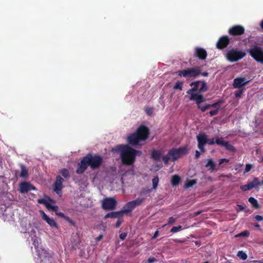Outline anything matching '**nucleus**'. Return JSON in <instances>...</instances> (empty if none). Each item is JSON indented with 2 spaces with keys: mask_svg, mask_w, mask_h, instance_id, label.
Wrapping results in <instances>:
<instances>
[{
  "mask_svg": "<svg viewBox=\"0 0 263 263\" xmlns=\"http://www.w3.org/2000/svg\"><path fill=\"white\" fill-rule=\"evenodd\" d=\"M103 162L102 158L98 155L87 154L81 161L78 163V168L76 173L82 174L86 170L88 166L92 170L98 168Z\"/></svg>",
  "mask_w": 263,
  "mask_h": 263,
  "instance_id": "f257e3e1",
  "label": "nucleus"
},
{
  "mask_svg": "<svg viewBox=\"0 0 263 263\" xmlns=\"http://www.w3.org/2000/svg\"><path fill=\"white\" fill-rule=\"evenodd\" d=\"M39 257L41 259L40 263H51V257L46 252H44V254L40 255Z\"/></svg>",
  "mask_w": 263,
  "mask_h": 263,
  "instance_id": "b1692460",
  "label": "nucleus"
},
{
  "mask_svg": "<svg viewBox=\"0 0 263 263\" xmlns=\"http://www.w3.org/2000/svg\"><path fill=\"white\" fill-rule=\"evenodd\" d=\"M260 28L263 30V20L260 23Z\"/></svg>",
  "mask_w": 263,
  "mask_h": 263,
  "instance_id": "338daca9",
  "label": "nucleus"
},
{
  "mask_svg": "<svg viewBox=\"0 0 263 263\" xmlns=\"http://www.w3.org/2000/svg\"><path fill=\"white\" fill-rule=\"evenodd\" d=\"M249 82L245 78H237L234 80L233 85L234 87L236 88H241Z\"/></svg>",
  "mask_w": 263,
  "mask_h": 263,
  "instance_id": "dca6fc26",
  "label": "nucleus"
},
{
  "mask_svg": "<svg viewBox=\"0 0 263 263\" xmlns=\"http://www.w3.org/2000/svg\"><path fill=\"white\" fill-rule=\"evenodd\" d=\"M244 91L245 89L243 88H240L239 89L235 91L234 92L235 97L237 98L240 97Z\"/></svg>",
  "mask_w": 263,
  "mask_h": 263,
  "instance_id": "f704fd0d",
  "label": "nucleus"
},
{
  "mask_svg": "<svg viewBox=\"0 0 263 263\" xmlns=\"http://www.w3.org/2000/svg\"><path fill=\"white\" fill-rule=\"evenodd\" d=\"M200 152L196 150L195 151V159H198L200 157Z\"/></svg>",
  "mask_w": 263,
  "mask_h": 263,
  "instance_id": "4d7b16f0",
  "label": "nucleus"
},
{
  "mask_svg": "<svg viewBox=\"0 0 263 263\" xmlns=\"http://www.w3.org/2000/svg\"><path fill=\"white\" fill-rule=\"evenodd\" d=\"M229 39L227 36L221 37L216 43V47L219 49H222L226 47L229 43Z\"/></svg>",
  "mask_w": 263,
  "mask_h": 263,
  "instance_id": "2eb2a0df",
  "label": "nucleus"
},
{
  "mask_svg": "<svg viewBox=\"0 0 263 263\" xmlns=\"http://www.w3.org/2000/svg\"><path fill=\"white\" fill-rule=\"evenodd\" d=\"M176 220V218H175L173 217H170L168 218L167 224H171L174 223L175 222Z\"/></svg>",
  "mask_w": 263,
  "mask_h": 263,
  "instance_id": "49530a36",
  "label": "nucleus"
},
{
  "mask_svg": "<svg viewBox=\"0 0 263 263\" xmlns=\"http://www.w3.org/2000/svg\"><path fill=\"white\" fill-rule=\"evenodd\" d=\"M244 32L245 28L241 25H235L231 27V35H240Z\"/></svg>",
  "mask_w": 263,
  "mask_h": 263,
  "instance_id": "a211bd4d",
  "label": "nucleus"
},
{
  "mask_svg": "<svg viewBox=\"0 0 263 263\" xmlns=\"http://www.w3.org/2000/svg\"><path fill=\"white\" fill-rule=\"evenodd\" d=\"M158 231H157L155 232V234L153 237V238H156L157 236H158Z\"/></svg>",
  "mask_w": 263,
  "mask_h": 263,
  "instance_id": "0e129e2a",
  "label": "nucleus"
},
{
  "mask_svg": "<svg viewBox=\"0 0 263 263\" xmlns=\"http://www.w3.org/2000/svg\"><path fill=\"white\" fill-rule=\"evenodd\" d=\"M117 203L114 198H106L102 201V207L105 210H113L116 208Z\"/></svg>",
  "mask_w": 263,
  "mask_h": 263,
  "instance_id": "6e6552de",
  "label": "nucleus"
},
{
  "mask_svg": "<svg viewBox=\"0 0 263 263\" xmlns=\"http://www.w3.org/2000/svg\"><path fill=\"white\" fill-rule=\"evenodd\" d=\"M37 202L39 203V204H44L46 206V205H47V204L49 203V202H48L46 199H44V198H42V199H39L37 200Z\"/></svg>",
  "mask_w": 263,
  "mask_h": 263,
  "instance_id": "37998d69",
  "label": "nucleus"
},
{
  "mask_svg": "<svg viewBox=\"0 0 263 263\" xmlns=\"http://www.w3.org/2000/svg\"><path fill=\"white\" fill-rule=\"evenodd\" d=\"M209 145H213L215 144V138H212V139H208L207 138V143Z\"/></svg>",
  "mask_w": 263,
  "mask_h": 263,
  "instance_id": "de8ad7c7",
  "label": "nucleus"
},
{
  "mask_svg": "<svg viewBox=\"0 0 263 263\" xmlns=\"http://www.w3.org/2000/svg\"><path fill=\"white\" fill-rule=\"evenodd\" d=\"M186 147H180L178 148H172L168 151V155L172 158V161L174 162L182 156L187 153Z\"/></svg>",
  "mask_w": 263,
  "mask_h": 263,
  "instance_id": "0eeeda50",
  "label": "nucleus"
},
{
  "mask_svg": "<svg viewBox=\"0 0 263 263\" xmlns=\"http://www.w3.org/2000/svg\"><path fill=\"white\" fill-rule=\"evenodd\" d=\"M182 85L183 83L181 81H178L174 86L173 88L174 89H179L181 90L182 89Z\"/></svg>",
  "mask_w": 263,
  "mask_h": 263,
  "instance_id": "72a5a7b5",
  "label": "nucleus"
},
{
  "mask_svg": "<svg viewBox=\"0 0 263 263\" xmlns=\"http://www.w3.org/2000/svg\"><path fill=\"white\" fill-rule=\"evenodd\" d=\"M136 205L134 202L131 201L128 202L124 206V209L122 210L124 214L129 213L132 212V211L136 208Z\"/></svg>",
  "mask_w": 263,
  "mask_h": 263,
  "instance_id": "4be33fe9",
  "label": "nucleus"
},
{
  "mask_svg": "<svg viewBox=\"0 0 263 263\" xmlns=\"http://www.w3.org/2000/svg\"><path fill=\"white\" fill-rule=\"evenodd\" d=\"M42 219L50 227L58 228V224L53 218H49L43 211H40Z\"/></svg>",
  "mask_w": 263,
  "mask_h": 263,
  "instance_id": "4468645a",
  "label": "nucleus"
},
{
  "mask_svg": "<svg viewBox=\"0 0 263 263\" xmlns=\"http://www.w3.org/2000/svg\"><path fill=\"white\" fill-rule=\"evenodd\" d=\"M255 219L257 221H261L263 220V217L260 215H256Z\"/></svg>",
  "mask_w": 263,
  "mask_h": 263,
  "instance_id": "6e6d98bb",
  "label": "nucleus"
},
{
  "mask_svg": "<svg viewBox=\"0 0 263 263\" xmlns=\"http://www.w3.org/2000/svg\"><path fill=\"white\" fill-rule=\"evenodd\" d=\"M60 173L65 178H69L70 176L69 171L66 168H62Z\"/></svg>",
  "mask_w": 263,
  "mask_h": 263,
  "instance_id": "7c9ffc66",
  "label": "nucleus"
},
{
  "mask_svg": "<svg viewBox=\"0 0 263 263\" xmlns=\"http://www.w3.org/2000/svg\"><path fill=\"white\" fill-rule=\"evenodd\" d=\"M201 213V211L195 212L194 214V216H195V217L199 215V214H200Z\"/></svg>",
  "mask_w": 263,
  "mask_h": 263,
  "instance_id": "e2e57ef3",
  "label": "nucleus"
},
{
  "mask_svg": "<svg viewBox=\"0 0 263 263\" xmlns=\"http://www.w3.org/2000/svg\"><path fill=\"white\" fill-rule=\"evenodd\" d=\"M215 143L218 145L225 147L227 149H230V145L228 142L224 141L222 138L215 139Z\"/></svg>",
  "mask_w": 263,
  "mask_h": 263,
  "instance_id": "5701e85b",
  "label": "nucleus"
},
{
  "mask_svg": "<svg viewBox=\"0 0 263 263\" xmlns=\"http://www.w3.org/2000/svg\"><path fill=\"white\" fill-rule=\"evenodd\" d=\"M102 238H103V235H100L98 237H96L95 239H96V241H99L102 239Z\"/></svg>",
  "mask_w": 263,
  "mask_h": 263,
  "instance_id": "052dcab7",
  "label": "nucleus"
},
{
  "mask_svg": "<svg viewBox=\"0 0 263 263\" xmlns=\"http://www.w3.org/2000/svg\"><path fill=\"white\" fill-rule=\"evenodd\" d=\"M64 179L60 175L56 177L55 181L53 185L54 191L58 194L61 193V191L63 189V182H64Z\"/></svg>",
  "mask_w": 263,
  "mask_h": 263,
  "instance_id": "f8f14e48",
  "label": "nucleus"
},
{
  "mask_svg": "<svg viewBox=\"0 0 263 263\" xmlns=\"http://www.w3.org/2000/svg\"><path fill=\"white\" fill-rule=\"evenodd\" d=\"M219 107L216 108L215 109L212 110L210 111L209 115L211 117L215 116V115H216L218 114V112L219 111Z\"/></svg>",
  "mask_w": 263,
  "mask_h": 263,
  "instance_id": "a19ab883",
  "label": "nucleus"
},
{
  "mask_svg": "<svg viewBox=\"0 0 263 263\" xmlns=\"http://www.w3.org/2000/svg\"><path fill=\"white\" fill-rule=\"evenodd\" d=\"M136 205L134 202L131 201L128 202L124 206V209L122 210L124 214L129 213L132 212V211L136 208Z\"/></svg>",
  "mask_w": 263,
  "mask_h": 263,
  "instance_id": "412c9836",
  "label": "nucleus"
},
{
  "mask_svg": "<svg viewBox=\"0 0 263 263\" xmlns=\"http://www.w3.org/2000/svg\"><path fill=\"white\" fill-rule=\"evenodd\" d=\"M207 163L205 165V166L210 167V170L213 171L215 170V164L212 159H209L207 160Z\"/></svg>",
  "mask_w": 263,
  "mask_h": 263,
  "instance_id": "c85d7f7f",
  "label": "nucleus"
},
{
  "mask_svg": "<svg viewBox=\"0 0 263 263\" xmlns=\"http://www.w3.org/2000/svg\"><path fill=\"white\" fill-rule=\"evenodd\" d=\"M18 190L21 194H25L31 190H36V189L30 182L24 181L20 183Z\"/></svg>",
  "mask_w": 263,
  "mask_h": 263,
  "instance_id": "9b49d317",
  "label": "nucleus"
},
{
  "mask_svg": "<svg viewBox=\"0 0 263 263\" xmlns=\"http://www.w3.org/2000/svg\"><path fill=\"white\" fill-rule=\"evenodd\" d=\"M21 173L20 175V177L27 178L29 176L28 171L26 167L24 165H21Z\"/></svg>",
  "mask_w": 263,
  "mask_h": 263,
  "instance_id": "a878e982",
  "label": "nucleus"
},
{
  "mask_svg": "<svg viewBox=\"0 0 263 263\" xmlns=\"http://www.w3.org/2000/svg\"><path fill=\"white\" fill-rule=\"evenodd\" d=\"M226 57L228 61H230V50L227 52Z\"/></svg>",
  "mask_w": 263,
  "mask_h": 263,
  "instance_id": "bf43d9fd",
  "label": "nucleus"
},
{
  "mask_svg": "<svg viewBox=\"0 0 263 263\" xmlns=\"http://www.w3.org/2000/svg\"><path fill=\"white\" fill-rule=\"evenodd\" d=\"M147 196H146L143 198H138L132 201L134 202L136 206H138L140 205L143 201H144L146 198Z\"/></svg>",
  "mask_w": 263,
  "mask_h": 263,
  "instance_id": "c756f323",
  "label": "nucleus"
},
{
  "mask_svg": "<svg viewBox=\"0 0 263 263\" xmlns=\"http://www.w3.org/2000/svg\"><path fill=\"white\" fill-rule=\"evenodd\" d=\"M46 208L48 209H51L52 211H54V212H55L58 211V206L52 205L49 203L48 204H47V205H46Z\"/></svg>",
  "mask_w": 263,
  "mask_h": 263,
  "instance_id": "ea45409f",
  "label": "nucleus"
},
{
  "mask_svg": "<svg viewBox=\"0 0 263 263\" xmlns=\"http://www.w3.org/2000/svg\"><path fill=\"white\" fill-rule=\"evenodd\" d=\"M162 158V160H163V162L165 164H167L168 163V161L171 160H172V158L171 157L168 155V154L167 155H165V156H163L162 157H161Z\"/></svg>",
  "mask_w": 263,
  "mask_h": 263,
  "instance_id": "4c0bfd02",
  "label": "nucleus"
},
{
  "mask_svg": "<svg viewBox=\"0 0 263 263\" xmlns=\"http://www.w3.org/2000/svg\"><path fill=\"white\" fill-rule=\"evenodd\" d=\"M238 208L236 209L237 212L245 210V206L242 205L237 204Z\"/></svg>",
  "mask_w": 263,
  "mask_h": 263,
  "instance_id": "8fccbe9b",
  "label": "nucleus"
},
{
  "mask_svg": "<svg viewBox=\"0 0 263 263\" xmlns=\"http://www.w3.org/2000/svg\"><path fill=\"white\" fill-rule=\"evenodd\" d=\"M157 261V259L155 257H150L148 259V263H153Z\"/></svg>",
  "mask_w": 263,
  "mask_h": 263,
  "instance_id": "603ef678",
  "label": "nucleus"
},
{
  "mask_svg": "<svg viewBox=\"0 0 263 263\" xmlns=\"http://www.w3.org/2000/svg\"><path fill=\"white\" fill-rule=\"evenodd\" d=\"M149 130L145 126H140L136 130L128 135L127 138L128 143L132 146L140 144V142L146 140L149 135Z\"/></svg>",
  "mask_w": 263,
  "mask_h": 263,
  "instance_id": "7ed1b4c3",
  "label": "nucleus"
},
{
  "mask_svg": "<svg viewBox=\"0 0 263 263\" xmlns=\"http://www.w3.org/2000/svg\"><path fill=\"white\" fill-rule=\"evenodd\" d=\"M181 229H182V226H178V227L174 226L171 229L170 232H172V233H176V232L179 231Z\"/></svg>",
  "mask_w": 263,
  "mask_h": 263,
  "instance_id": "58836bf2",
  "label": "nucleus"
},
{
  "mask_svg": "<svg viewBox=\"0 0 263 263\" xmlns=\"http://www.w3.org/2000/svg\"><path fill=\"white\" fill-rule=\"evenodd\" d=\"M246 53L241 51H236L231 50V62L237 61L246 55Z\"/></svg>",
  "mask_w": 263,
  "mask_h": 263,
  "instance_id": "f3484780",
  "label": "nucleus"
},
{
  "mask_svg": "<svg viewBox=\"0 0 263 263\" xmlns=\"http://www.w3.org/2000/svg\"><path fill=\"white\" fill-rule=\"evenodd\" d=\"M200 74H201V76H202L203 77H207L209 76V73L207 72H201Z\"/></svg>",
  "mask_w": 263,
  "mask_h": 263,
  "instance_id": "680f3d73",
  "label": "nucleus"
},
{
  "mask_svg": "<svg viewBox=\"0 0 263 263\" xmlns=\"http://www.w3.org/2000/svg\"><path fill=\"white\" fill-rule=\"evenodd\" d=\"M220 102H216L214 103L211 104H205L202 106L201 103L197 104V108L200 109L202 112H204L211 107H216L219 104Z\"/></svg>",
  "mask_w": 263,
  "mask_h": 263,
  "instance_id": "6ab92c4d",
  "label": "nucleus"
},
{
  "mask_svg": "<svg viewBox=\"0 0 263 263\" xmlns=\"http://www.w3.org/2000/svg\"><path fill=\"white\" fill-rule=\"evenodd\" d=\"M201 71V67L195 66L178 71L177 73L179 76L184 78H196L200 74Z\"/></svg>",
  "mask_w": 263,
  "mask_h": 263,
  "instance_id": "423d86ee",
  "label": "nucleus"
},
{
  "mask_svg": "<svg viewBox=\"0 0 263 263\" xmlns=\"http://www.w3.org/2000/svg\"><path fill=\"white\" fill-rule=\"evenodd\" d=\"M116 152H120L122 163L125 165H132L136 159L133 152V148L127 144L118 145L113 149Z\"/></svg>",
  "mask_w": 263,
  "mask_h": 263,
  "instance_id": "20e7f679",
  "label": "nucleus"
},
{
  "mask_svg": "<svg viewBox=\"0 0 263 263\" xmlns=\"http://www.w3.org/2000/svg\"><path fill=\"white\" fill-rule=\"evenodd\" d=\"M247 52L257 62L263 65V49L260 46L252 45Z\"/></svg>",
  "mask_w": 263,
  "mask_h": 263,
  "instance_id": "39448f33",
  "label": "nucleus"
},
{
  "mask_svg": "<svg viewBox=\"0 0 263 263\" xmlns=\"http://www.w3.org/2000/svg\"><path fill=\"white\" fill-rule=\"evenodd\" d=\"M253 263H263V260H254Z\"/></svg>",
  "mask_w": 263,
  "mask_h": 263,
  "instance_id": "69168bd1",
  "label": "nucleus"
},
{
  "mask_svg": "<svg viewBox=\"0 0 263 263\" xmlns=\"http://www.w3.org/2000/svg\"><path fill=\"white\" fill-rule=\"evenodd\" d=\"M126 235L127 234L126 233H122L120 235V238L122 240H124L125 238Z\"/></svg>",
  "mask_w": 263,
  "mask_h": 263,
  "instance_id": "5fc2aeb1",
  "label": "nucleus"
},
{
  "mask_svg": "<svg viewBox=\"0 0 263 263\" xmlns=\"http://www.w3.org/2000/svg\"><path fill=\"white\" fill-rule=\"evenodd\" d=\"M196 183L195 180H187L185 184V187L186 188H189L193 186Z\"/></svg>",
  "mask_w": 263,
  "mask_h": 263,
  "instance_id": "473e14b6",
  "label": "nucleus"
},
{
  "mask_svg": "<svg viewBox=\"0 0 263 263\" xmlns=\"http://www.w3.org/2000/svg\"><path fill=\"white\" fill-rule=\"evenodd\" d=\"M250 233L248 231H244L238 234L235 235L236 237H248L249 236Z\"/></svg>",
  "mask_w": 263,
  "mask_h": 263,
  "instance_id": "e433bc0d",
  "label": "nucleus"
},
{
  "mask_svg": "<svg viewBox=\"0 0 263 263\" xmlns=\"http://www.w3.org/2000/svg\"><path fill=\"white\" fill-rule=\"evenodd\" d=\"M159 182V178L158 176L155 177L152 180L153 187L154 189H156L157 187Z\"/></svg>",
  "mask_w": 263,
  "mask_h": 263,
  "instance_id": "c9c22d12",
  "label": "nucleus"
},
{
  "mask_svg": "<svg viewBox=\"0 0 263 263\" xmlns=\"http://www.w3.org/2000/svg\"><path fill=\"white\" fill-rule=\"evenodd\" d=\"M194 55L199 60H204L207 57V52L203 48L197 47L195 48Z\"/></svg>",
  "mask_w": 263,
  "mask_h": 263,
  "instance_id": "ddd939ff",
  "label": "nucleus"
},
{
  "mask_svg": "<svg viewBox=\"0 0 263 263\" xmlns=\"http://www.w3.org/2000/svg\"><path fill=\"white\" fill-rule=\"evenodd\" d=\"M249 202L252 204V206L255 209H259V204L257 200L253 197H251L248 199Z\"/></svg>",
  "mask_w": 263,
  "mask_h": 263,
  "instance_id": "cd10ccee",
  "label": "nucleus"
},
{
  "mask_svg": "<svg viewBox=\"0 0 263 263\" xmlns=\"http://www.w3.org/2000/svg\"><path fill=\"white\" fill-rule=\"evenodd\" d=\"M228 161H229L228 159H221L219 160V165L222 164L223 162H228Z\"/></svg>",
  "mask_w": 263,
  "mask_h": 263,
  "instance_id": "864d4df0",
  "label": "nucleus"
},
{
  "mask_svg": "<svg viewBox=\"0 0 263 263\" xmlns=\"http://www.w3.org/2000/svg\"><path fill=\"white\" fill-rule=\"evenodd\" d=\"M133 152L135 158L137 156H141L142 155V152L140 151L136 150L133 148Z\"/></svg>",
  "mask_w": 263,
  "mask_h": 263,
  "instance_id": "c03bdc74",
  "label": "nucleus"
},
{
  "mask_svg": "<svg viewBox=\"0 0 263 263\" xmlns=\"http://www.w3.org/2000/svg\"><path fill=\"white\" fill-rule=\"evenodd\" d=\"M252 168V165L251 164H247L246 165V168L245 171V173L249 172L251 168Z\"/></svg>",
  "mask_w": 263,
  "mask_h": 263,
  "instance_id": "a18cd8bd",
  "label": "nucleus"
},
{
  "mask_svg": "<svg viewBox=\"0 0 263 263\" xmlns=\"http://www.w3.org/2000/svg\"><path fill=\"white\" fill-rule=\"evenodd\" d=\"M153 110L152 108H147L145 109L146 113L149 115L151 116L153 113Z\"/></svg>",
  "mask_w": 263,
  "mask_h": 263,
  "instance_id": "09e8293b",
  "label": "nucleus"
},
{
  "mask_svg": "<svg viewBox=\"0 0 263 263\" xmlns=\"http://www.w3.org/2000/svg\"><path fill=\"white\" fill-rule=\"evenodd\" d=\"M151 158L156 161H158L161 158V155L159 151L154 149L151 153Z\"/></svg>",
  "mask_w": 263,
  "mask_h": 263,
  "instance_id": "393cba45",
  "label": "nucleus"
},
{
  "mask_svg": "<svg viewBox=\"0 0 263 263\" xmlns=\"http://www.w3.org/2000/svg\"><path fill=\"white\" fill-rule=\"evenodd\" d=\"M237 256L242 260H246L247 257V254L242 251H239L237 254Z\"/></svg>",
  "mask_w": 263,
  "mask_h": 263,
  "instance_id": "2f4dec72",
  "label": "nucleus"
},
{
  "mask_svg": "<svg viewBox=\"0 0 263 263\" xmlns=\"http://www.w3.org/2000/svg\"><path fill=\"white\" fill-rule=\"evenodd\" d=\"M55 214L57 215L62 217V218H63L64 219L65 218V217L66 216V215H65V214L62 213V212H55Z\"/></svg>",
  "mask_w": 263,
  "mask_h": 263,
  "instance_id": "3c124183",
  "label": "nucleus"
},
{
  "mask_svg": "<svg viewBox=\"0 0 263 263\" xmlns=\"http://www.w3.org/2000/svg\"><path fill=\"white\" fill-rule=\"evenodd\" d=\"M65 220L68 222L70 225L74 226L76 225V223L68 216H66L64 218Z\"/></svg>",
  "mask_w": 263,
  "mask_h": 263,
  "instance_id": "79ce46f5",
  "label": "nucleus"
},
{
  "mask_svg": "<svg viewBox=\"0 0 263 263\" xmlns=\"http://www.w3.org/2000/svg\"><path fill=\"white\" fill-rule=\"evenodd\" d=\"M121 222V221L120 219H118L115 224L116 228H119L120 226Z\"/></svg>",
  "mask_w": 263,
  "mask_h": 263,
  "instance_id": "13d9d810",
  "label": "nucleus"
},
{
  "mask_svg": "<svg viewBox=\"0 0 263 263\" xmlns=\"http://www.w3.org/2000/svg\"><path fill=\"white\" fill-rule=\"evenodd\" d=\"M231 152L235 151V147L233 146H232V145H231Z\"/></svg>",
  "mask_w": 263,
  "mask_h": 263,
  "instance_id": "774afa93",
  "label": "nucleus"
},
{
  "mask_svg": "<svg viewBox=\"0 0 263 263\" xmlns=\"http://www.w3.org/2000/svg\"><path fill=\"white\" fill-rule=\"evenodd\" d=\"M207 135L204 133H200L196 136L198 147L202 153H204L205 151L204 146L207 143Z\"/></svg>",
  "mask_w": 263,
  "mask_h": 263,
  "instance_id": "1a4fd4ad",
  "label": "nucleus"
},
{
  "mask_svg": "<svg viewBox=\"0 0 263 263\" xmlns=\"http://www.w3.org/2000/svg\"><path fill=\"white\" fill-rule=\"evenodd\" d=\"M124 214V213L122 210L118 212H111L110 213H108L105 215L104 216L105 219H107L108 218H118L120 219L121 218Z\"/></svg>",
  "mask_w": 263,
  "mask_h": 263,
  "instance_id": "aec40b11",
  "label": "nucleus"
},
{
  "mask_svg": "<svg viewBox=\"0 0 263 263\" xmlns=\"http://www.w3.org/2000/svg\"><path fill=\"white\" fill-rule=\"evenodd\" d=\"M259 185L260 181L258 178L254 177L252 181L248 182L247 184L240 186V188L242 191H247L253 188H258Z\"/></svg>",
  "mask_w": 263,
  "mask_h": 263,
  "instance_id": "9d476101",
  "label": "nucleus"
},
{
  "mask_svg": "<svg viewBox=\"0 0 263 263\" xmlns=\"http://www.w3.org/2000/svg\"><path fill=\"white\" fill-rule=\"evenodd\" d=\"M190 86L192 88L186 91V93L190 96V100L195 101L196 104L203 102L205 98L201 93L208 90L206 82L198 80L192 82Z\"/></svg>",
  "mask_w": 263,
  "mask_h": 263,
  "instance_id": "f03ea898",
  "label": "nucleus"
},
{
  "mask_svg": "<svg viewBox=\"0 0 263 263\" xmlns=\"http://www.w3.org/2000/svg\"><path fill=\"white\" fill-rule=\"evenodd\" d=\"M180 180L181 178L178 175H173L172 177L171 184L173 186H177L180 183Z\"/></svg>",
  "mask_w": 263,
  "mask_h": 263,
  "instance_id": "bb28decb",
  "label": "nucleus"
}]
</instances>
